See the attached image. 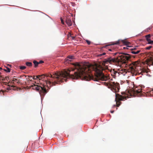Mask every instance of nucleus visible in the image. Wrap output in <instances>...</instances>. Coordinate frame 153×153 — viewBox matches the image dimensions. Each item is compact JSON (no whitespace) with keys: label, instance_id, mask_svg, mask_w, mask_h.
<instances>
[{"label":"nucleus","instance_id":"obj_14","mask_svg":"<svg viewBox=\"0 0 153 153\" xmlns=\"http://www.w3.org/2000/svg\"><path fill=\"white\" fill-rule=\"evenodd\" d=\"M116 71H115L114 69H113L112 70H111V75L114 78L115 77V73Z\"/></svg>","mask_w":153,"mask_h":153},{"label":"nucleus","instance_id":"obj_21","mask_svg":"<svg viewBox=\"0 0 153 153\" xmlns=\"http://www.w3.org/2000/svg\"><path fill=\"white\" fill-rule=\"evenodd\" d=\"M68 58L70 59H73L74 58V56H68Z\"/></svg>","mask_w":153,"mask_h":153},{"label":"nucleus","instance_id":"obj_10","mask_svg":"<svg viewBox=\"0 0 153 153\" xmlns=\"http://www.w3.org/2000/svg\"><path fill=\"white\" fill-rule=\"evenodd\" d=\"M25 77H26V78L27 79H29L28 80H27V82H25L26 84V85H28L29 84V83H30V82H31V81H32L31 80H30L29 79V77H33V76H25Z\"/></svg>","mask_w":153,"mask_h":153},{"label":"nucleus","instance_id":"obj_8","mask_svg":"<svg viewBox=\"0 0 153 153\" xmlns=\"http://www.w3.org/2000/svg\"><path fill=\"white\" fill-rule=\"evenodd\" d=\"M66 22L67 24L69 26H71L72 25V22L71 19L67 18L66 19Z\"/></svg>","mask_w":153,"mask_h":153},{"label":"nucleus","instance_id":"obj_19","mask_svg":"<svg viewBox=\"0 0 153 153\" xmlns=\"http://www.w3.org/2000/svg\"><path fill=\"white\" fill-rule=\"evenodd\" d=\"M148 43L149 44L152 45L153 44V41L151 40L150 39L148 40L147 41Z\"/></svg>","mask_w":153,"mask_h":153},{"label":"nucleus","instance_id":"obj_16","mask_svg":"<svg viewBox=\"0 0 153 153\" xmlns=\"http://www.w3.org/2000/svg\"><path fill=\"white\" fill-rule=\"evenodd\" d=\"M26 65L29 67H31L32 66V63L31 62H26Z\"/></svg>","mask_w":153,"mask_h":153},{"label":"nucleus","instance_id":"obj_29","mask_svg":"<svg viewBox=\"0 0 153 153\" xmlns=\"http://www.w3.org/2000/svg\"><path fill=\"white\" fill-rule=\"evenodd\" d=\"M71 38H72V39L74 40V39H75V36H71Z\"/></svg>","mask_w":153,"mask_h":153},{"label":"nucleus","instance_id":"obj_35","mask_svg":"<svg viewBox=\"0 0 153 153\" xmlns=\"http://www.w3.org/2000/svg\"><path fill=\"white\" fill-rule=\"evenodd\" d=\"M1 91L3 92V93H4V91Z\"/></svg>","mask_w":153,"mask_h":153},{"label":"nucleus","instance_id":"obj_5","mask_svg":"<svg viewBox=\"0 0 153 153\" xmlns=\"http://www.w3.org/2000/svg\"><path fill=\"white\" fill-rule=\"evenodd\" d=\"M132 64L133 66H131L130 67V68L131 69L132 71H135L136 67L139 65V63L138 62H134L132 63Z\"/></svg>","mask_w":153,"mask_h":153},{"label":"nucleus","instance_id":"obj_22","mask_svg":"<svg viewBox=\"0 0 153 153\" xmlns=\"http://www.w3.org/2000/svg\"><path fill=\"white\" fill-rule=\"evenodd\" d=\"M152 46H150L149 47H146L145 48L146 50H150L152 48Z\"/></svg>","mask_w":153,"mask_h":153},{"label":"nucleus","instance_id":"obj_24","mask_svg":"<svg viewBox=\"0 0 153 153\" xmlns=\"http://www.w3.org/2000/svg\"><path fill=\"white\" fill-rule=\"evenodd\" d=\"M87 43L89 45H90L91 44V42L88 40H86V41Z\"/></svg>","mask_w":153,"mask_h":153},{"label":"nucleus","instance_id":"obj_26","mask_svg":"<svg viewBox=\"0 0 153 153\" xmlns=\"http://www.w3.org/2000/svg\"><path fill=\"white\" fill-rule=\"evenodd\" d=\"M61 23H62V24H63V25H64V22H63V20L62 19V18H61Z\"/></svg>","mask_w":153,"mask_h":153},{"label":"nucleus","instance_id":"obj_32","mask_svg":"<svg viewBox=\"0 0 153 153\" xmlns=\"http://www.w3.org/2000/svg\"><path fill=\"white\" fill-rule=\"evenodd\" d=\"M65 61H66L67 62H69V60L67 59H65Z\"/></svg>","mask_w":153,"mask_h":153},{"label":"nucleus","instance_id":"obj_13","mask_svg":"<svg viewBox=\"0 0 153 153\" xmlns=\"http://www.w3.org/2000/svg\"><path fill=\"white\" fill-rule=\"evenodd\" d=\"M12 81H17V82L18 83H20V82L19 81V77H16V76H14V77L13 78Z\"/></svg>","mask_w":153,"mask_h":153},{"label":"nucleus","instance_id":"obj_34","mask_svg":"<svg viewBox=\"0 0 153 153\" xmlns=\"http://www.w3.org/2000/svg\"><path fill=\"white\" fill-rule=\"evenodd\" d=\"M122 94L123 95V94H125V92H122Z\"/></svg>","mask_w":153,"mask_h":153},{"label":"nucleus","instance_id":"obj_3","mask_svg":"<svg viewBox=\"0 0 153 153\" xmlns=\"http://www.w3.org/2000/svg\"><path fill=\"white\" fill-rule=\"evenodd\" d=\"M107 85L114 92L116 93L119 91L120 85L119 83H115L114 82H110L107 83Z\"/></svg>","mask_w":153,"mask_h":153},{"label":"nucleus","instance_id":"obj_36","mask_svg":"<svg viewBox=\"0 0 153 153\" xmlns=\"http://www.w3.org/2000/svg\"><path fill=\"white\" fill-rule=\"evenodd\" d=\"M125 48V47H124V48H124V49H125V48Z\"/></svg>","mask_w":153,"mask_h":153},{"label":"nucleus","instance_id":"obj_6","mask_svg":"<svg viewBox=\"0 0 153 153\" xmlns=\"http://www.w3.org/2000/svg\"><path fill=\"white\" fill-rule=\"evenodd\" d=\"M131 53L135 54L138 53L141 51L140 50H137L135 48H131Z\"/></svg>","mask_w":153,"mask_h":153},{"label":"nucleus","instance_id":"obj_4","mask_svg":"<svg viewBox=\"0 0 153 153\" xmlns=\"http://www.w3.org/2000/svg\"><path fill=\"white\" fill-rule=\"evenodd\" d=\"M115 101L117 107H119L121 104V102L120 101L124 100L128 97V96H124L116 93H115Z\"/></svg>","mask_w":153,"mask_h":153},{"label":"nucleus","instance_id":"obj_18","mask_svg":"<svg viewBox=\"0 0 153 153\" xmlns=\"http://www.w3.org/2000/svg\"><path fill=\"white\" fill-rule=\"evenodd\" d=\"M4 70L5 71L8 72H9L10 71V69L8 67H6L5 69H4Z\"/></svg>","mask_w":153,"mask_h":153},{"label":"nucleus","instance_id":"obj_11","mask_svg":"<svg viewBox=\"0 0 153 153\" xmlns=\"http://www.w3.org/2000/svg\"><path fill=\"white\" fill-rule=\"evenodd\" d=\"M121 42H123V43L126 45L127 47H129V45L130 44V43L129 42H128L126 40H122Z\"/></svg>","mask_w":153,"mask_h":153},{"label":"nucleus","instance_id":"obj_25","mask_svg":"<svg viewBox=\"0 0 153 153\" xmlns=\"http://www.w3.org/2000/svg\"><path fill=\"white\" fill-rule=\"evenodd\" d=\"M105 54H106V53L104 52V53H102V54H100L99 55V56H101L102 55H105Z\"/></svg>","mask_w":153,"mask_h":153},{"label":"nucleus","instance_id":"obj_20","mask_svg":"<svg viewBox=\"0 0 153 153\" xmlns=\"http://www.w3.org/2000/svg\"><path fill=\"white\" fill-rule=\"evenodd\" d=\"M26 68V67L25 66H20V69L22 70H23L25 69Z\"/></svg>","mask_w":153,"mask_h":153},{"label":"nucleus","instance_id":"obj_40","mask_svg":"<svg viewBox=\"0 0 153 153\" xmlns=\"http://www.w3.org/2000/svg\"><path fill=\"white\" fill-rule=\"evenodd\" d=\"M142 72V71H141L140 73L141 74Z\"/></svg>","mask_w":153,"mask_h":153},{"label":"nucleus","instance_id":"obj_37","mask_svg":"<svg viewBox=\"0 0 153 153\" xmlns=\"http://www.w3.org/2000/svg\"><path fill=\"white\" fill-rule=\"evenodd\" d=\"M9 65V66H11V65Z\"/></svg>","mask_w":153,"mask_h":153},{"label":"nucleus","instance_id":"obj_30","mask_svg":"<svg viewBox=\"0 0 153 153\" xmlns=\"http://www.w3.org/2000/svg\"><path fill=\"white\" fill-rule=\"evenodd\" d=\"M109 51H110L113 52V51H114V50H113V49H109Z\"/></svg>","mask_w":153,"mask_h":153},{"label":"nucleus","instance_id":"obj_17","mask_svg":"<svg viewBox=\"0 0 153 153\" xmlns=\"http://www.w3.org/2000/svg\"><path fill=\"white\" fill-rule=\"evenodd\" d=\"M150 34H148L145 36V38L146 39V40L147 41L148 40L150 39Z\"/></svg>","mask_w":153,"mask_h":153},{"label":"nucleus","instance_id":"obj_9","mask_svg":"<svg viewBox=\"0 0 153 153\" xmlns=\"http://www.w3.org/2000/svg\"><path fill=\"white\" fill-rule=\"evenodd\" d=\"M148 65H153V57L150 58L147 62Z\"/></svg>","mask_w":153,"mask_h":153},{"label":"nucleus","instance_id":"obj_15","mask_svg":"<svg viewBox=\"0 0 153 153\" xmlns=\"http://www.w3.org/2000/svg\"><path fill=\"white\" fill-rule=\"evenodd\" d=\"M33 62L34 64V67L35 68L37 67L39 64L38 62L36 60L34 61Z\"/></svg>","mask_w":153,"mask_h":153},{"label":"nucleus","instance_id":"obj_38","mask_svg":"<svg viewBox=\"0 0 153 153\" xmlns=\"http://www.w3.org/2000/svg\"><path fill=\"white\" fill-rule=\"evenodd\" d=\"M2 69V68H1L0 67V69Z\"/></svg>","mask_w":153,"mask_h":153},{"label":"nucleus","instance_id":"obj_1","mask_svg":"<svg viewBox=\"0 0 153 153\" xmlns=\"http://www.w3.org/2000/svg\"><path fill=\"white\" fill-rule=\"evenodd\" d=\"M92 68L94 72L95 75V65L93 66ZM71 70H64L63 71L54 73L53 75L51 74L33 76L34 79H39V80L45 79V81L48 86L55 85L58 82H62L65 81L66 82L67 79H80L82 80L89 81L92 79L95 81V75L93 76L91 71L90 68L85 66H82L77 63L76 69L74 70V74H70Z\"/></svg>","mask_w":153,"mask_h":153},{"label":"nucleus","instance_id":"obj_12","mask_svg":"<svg viewBox=\"0 0 153 153\" xmlns=\"http://www.w3.org/2000/svg\"><path fill=\"white\" fill-rule=\"evenodd\" d=\"M123 74V75H125L126 74V72L125 70H124V71L123 72H122L121 71H120L119 72H118L116 71L115 73V77L117 76H118L119 74Z\"/></svg>","mask_w":153,"mask_h":153},{"label":"nucleus","instance_id":"obj_41","mask_svg":"<svg viewBox=\"0 0 153 153\" xmlns=\"http://www.w3.org/2000/svg\"><path fill=\"white\" fill-rule=\"evenodd\" d=\"M1 74V73H0V74Z\"/></svg>","mask_w":153,"mask_h":153},{"label":"nucleus","instance_id":"obj_7","mask_svg":"<svg viewBox=\"0 0 153 153\" xmlns=\"http://www.w3.org/2000/svg\"><path fill=\"white\" fill-rule=\"evenodd\" d=\"M141 90V89H135L134 90L133 89L132 93L134 94H138L139 93L140 94L142 92Z\"/></svg>","mask_w":153,"mask_h":153},{"label":"nucleus","instance_id":"obj_23","mask_svg":"<svg viewBox=\"0 0 153 153\" xmlns=\"http://www.w3.org/2000/svg\"><path fill=\"white\" fill-rule=\"evenodd\" d=\"M119 44V40L116 42L115 43L113 44V45H118Z\"/></svg>","mask_w":153,"mask_h":153},{"label":"nucleus","instance_id":"obj_33","mask_svg":"<svg viewBox=\"0 0 153 153\" xmlns=\"http://www.w3.org/2000/svg\"><path fill=\"white\" fill-rule=\"evenodd\" d=\"M114 111H111V112L112 113H113L114 112Z\"/></svg>","mask_w":153,"mask_h":153},{"label":"nucleus","instance_id":"obj_31","mask_svg":"<svg viewBox=\"0 0 153 153\" xmlns=\"http://www.w3.org/2000/svg\"><path fill=\"white\" fill-rule=\"evenodd\" d=\"M152 28V27H149L147 29V30H150Z\"/></svg>","mask_w":153,"mask_h":153},{"label":"nucleus","instance_id":"obj_27","mask_svg":"<svg viewBox=\"0 0 153 153\" xmlns=\"http://www.w3.org/2000/svg\"><path fill=\"white\" fill-rule=\"evenodd\" d=\"M43 62H44L43 61H42V60H41V61H39V62H38L39 64H41V63H43Z\"/></svg>","mask_w":153,"mask_h":153},{"label":"nucleus","instance_id":"obj_2","mask_svg":"<svg viewBox=\"0 0 153 153\" xmlns=\"http://www.w3.org/2000/svg\"><path fill=\"white\" fill-rule=\"evenodd\" d=\"M36 82L33 83L32 85L30 88H32V89L36 91H38L41 96L44 97L45 94H46L48 91L46 90V88L44 87V86H41L38 85L36 84Z\"/></svg>","mask_w":153,"mask_h":153},{"label":"nucleus","instance_id":"obj_28","mask_svg":"<svg viewBox=\"0 0 153 153\" xmlns=\"http://www.w3.org/2000/svg\"><path fill=\"white\" fill-rule=\"evenodd\" d=\"M118 53L117 52H116L115 53H113V54H114V55H117V54H118Z\"/></svg>","mask_w":153,"mask_h":153},{"label":"nucleus","instance_id":"obj_39","mask_svg":"<svg viewBox=\"0 0 153 153\" xmlns=\"http://www.w3.org/2000/svg\"><path fill=\"white\" fill-rule=\"evenodd\" d=\"M10 89V88H9V89L7 88V89Z\"/></svg>","mask_w":153,"mask_h":153}]
</instances>
